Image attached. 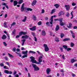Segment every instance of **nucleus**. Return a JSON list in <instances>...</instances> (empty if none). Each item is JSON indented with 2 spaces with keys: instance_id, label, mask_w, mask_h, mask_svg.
<instances>
[{
  "instance_id": "obj_1",
  "label": "nucleus",
  "mask_w": 77,
  "mask_h": 77,
  "mask_svg": "<svg viewBox=\"0 0 77 77\" xmlns=\"http://www.w3.org/2000/svg\"><path fill=\"white\" fill-rule=\"evenodd\" d=\"M53 16H52L50 20L49 23L48 22H47L46 23V25H48L50 27H52L53 26Z\"/></svg>"
},
{
  "instance_id": "obj_2",
  "label": "nucleus",
  "mask_w": 77,
  "mask_h": 77,
  "mask_svg": "<svg viewBox=\"0 0 77 77\" xmlns=\"http://www.w3.org/2000/svg\"><path fill=\"white\" fill-rule=\"evenodd\" d=\"M32 65L34 68V71H38L39 70V68L38 67L36 66V64H32Z\"/></svg>"
},
{
  "instance_id": "obj_3",
  "label": "nucleus",
  "mask_w": 77,
  "mask_h": 77,
  "mask_svg": "<svg viewBox=\"0 0 77 77\" xmlns=\"http://www.w3.org/2000/svg\"><path fill=\"white\" fill-rule=\"evenodd\" d=\"M30 58L31 60V62H32L33 63H36V60H35V58L33 56H31L30 57Z\"/></svg>"
},
{
  "instance_id": "obj_4",
  "label": "nucleus",
  "mask_w": 77,
  "mask_h": 77,
  "mask_svg": "<svg viewBox=\"0 0 77 77\" xmlns=\"http://www.w3.org/2000/svg\"><path fill=\"white\" fill-rule=\"evenodd\" d=\"M44 48H45V51L46 52H47L49 50V48L48 47V46L45 44L43 45Z\"/></svg>"
},
{
  "instance_id": "obj_5",
  "label": "nucleus",
  "mask_w": 77,
  "mask_h": 77,
  "mask_svg": "<svg viewBox=\"0 0 77 77\" xmlns=\"http://www.w3.org/2000/svg\"><path fill=\"white\" fill-rule=\"evenodd\" d=\"M19 35L20 36H22V35H27V32L21 31L19 32Z\"/></svg>"
},
{
  "instance_id": "obj_6",
  "label": "nucleus",
  "mask_w": 77,
  "mask_h": 77,
  "mask_svg": "<svg viewBox=\"0 0 77 77\" xmlns=\"http://www.w3.org/2000/svg\"><path fill=\"white\" fill-rule=\"evenodd\" d=\"M65 7L66 8L67 11H69L70 9V6L69 5H65Z\"/></svg>"
},
{
  "instance_id": "obj_7",
  "label": "nucleus",
  "mask_w": 77,
  "mask_h": 77,
  "mask_svg": "<svg viewBox=\"0 0 77 77\" xmlns=\"http://www.w3.org/2000/svg\"><path fill=\"white\" fill-rule=\"evenodd\" d=\"M29 38V36L27 35H23L22 36V39H24L25 38V39H28Z\"/></svg>"
},
{
  "instance_id": "obj_8",
  "label": "nucleus",
  "mask_w": 77,
  "mask_h": 77,
  "mask_svg": "<svg viewBox=\"0 0 77 77\" xmlns=\"http://www.w3.org/2000/svg\"><path fill=\"white\" fill-rule=\"evenodd\" d=\"M36 3H37V1H36V0H34L32 2V3L31 5L32 6H34V5H36Z\"/></svg>"
},
{
  "instance_id": "obj_9",
  "label": "nucleus",
  "mask_w": 77,
  "mask_h": 77,
  "mask_svg": "<svg viewBox=\"0 0 77 77\" xmlns=\"http://www.w3.org/2000/svg\"><path fill=\"white\" fill-rule=\"evenodd\" d=\"M24 3L22 5V6L21 7L20 10L22 12H23V11H24Z\"/></svg>"
},
{
  "instance_id": "obj_10",
  "label": "nucleus",
  "mask_w": 77,
  "mask_h": 77,
  "mask_svg": "<svg viewBox=\"0 0 77 77\" xmlns=\"http://www.w3.org/2000/svg\"><path fill=\"white\" fill-rule=\"evenodd\" d=\"M29 29L32 31H35L36 30V26H33L32 28H29Z\"/></svg>"
},
{
  "instance_id": "obj_11",
  "label": "nucleus",
  "mask_w": 77,
  "mask_h": 77,
  "mask_svg": "<svg viewBox=\"0 0 77 77\" xmlns=\"http://www.w3.org/2000/svg\"><path fill=\"white\" fill-rule=\"evenodd\" d=\"M42 58H43L41 56L40 57H38V60L39 62H40L41 63V62H42V60L41 59H42Z\"/></svg>"
},
{
  "instance_id": "obj_12",
  "label": "nucleus",
  "mask_w": 77,
  "mask_h": 77,
  "mask_svg": "<svg viewBox=\"0 0 77 77\" xmlns=\"http://www.w3.org/2000/svg\"><path fill=\"white\" fill-rule=\"evenodd\" d=\"M70 32L72 34V37L73 38H75V34L73 33V32H72V30H70Z\"/></svg>"
},
{
  "instance_id": "obj_13",
  "label": "nucleus",
  "mask_w": 77,
  "mask_h": 77,
  "mask_svg": "<svg viewBox=\"0 0 77 77\" xmlns=\"http://www.w3.org/2000/svg\"><path fill=\"white\" fill-rule=\"evenodd\" d=\"M42 36H45L46 35V33H45V31L44 30H42Z\"/></svg>"
},
{
  "instance_id": "obj_14",
  "label": "nucleus",
  "mask_w": 77,
  "mask_h": 77,
  "mask_svg": "<svg viewBox=\"0 0 77 77\" xmlns=\"http://www.w3.org/2000/svg\"><path fill=\"white\" fill-rule=\"evenodd\" d=\"M21 41L22 42V46H23V45H24V43L25 42V41H26V39H24L22 40H21Z\"/></svg>"
},
{
  "instance_id": "obj_15",
  "label": "nucleus",
  "mask_w": 77,
  "mask_h": 77,
  "mask_svg": "<svg viewBox=\"0 0 77 77\" xmlns=\"http://www.w3.org/2000/svg\"><path fill=\"white\" fill-rule=\"evenodd\" d=\"M59 25H57L55 28L56 31H58V30H59Z\"/></svg>"
},
{
  "instance_id": "obj_16",
  "label": "nucleus",
  "mask_w": 77,
  "mask_h": 77,
  "mask_svg": "<svg viewBox=\"0 0 77 77\" xmlns=\"http://www.w3.org/2000/svg\"><path fill=\"white\" fill-rule=\"evenodd\" d=\"M7 38V37H6V36L5 35H3L2 37V39H3L4 40H5V39H6Z\"/></svg>"
},
{
  "instance_id": "obj_17",
  "label": "nucleus",
  "mask_w": 77,
  "mask_h": 77,
  "mask_svg": "<svg viewBox=\"0 0 77 77\" xmlns=\"http://www.w3.org/2000/svg\"><path fill=\"white\" fill-rule=\"evenodd\" d=\"M51 71V70H50V69L49 68L47 69L46 72L48 74L50 73Z\"/></svg>"
},
{
  "instance_id": "obj_18",
  "label": "nucleus",
  "mask_w": 77,
  "mask_h": 77,
  "mask_svg": "<svg viewBox=\"0 0 77 77\" xmlns=\"http://www.w3.org/2000/svg\"><path fill=\"white\" fill-rule=\"evenodd\" d=\"M64 14V13L61 11L59 13L58 16H61V15H63Z\"/></svg>"
},
{
  "instance_id": "obj_19",
  "label": "nucleus",
  "mask_w": 77,
  "mask_h": 77,
  "mask_svg": "<svg viewBox=\"0 0 77 77\" xmlns=\"http://www.w3.org/2000/svg\"><path fill=\"white\" fill-rule=\"evenodd\" d=\"M29 54H36V52L34 51H29Z\"/></svg>"
},
{
  "instance_id": "obj_20",
  "label": "nucleus",
  "mask_w": 77,
  "mask_h": 77,
  "mask_svg": "<svg viewBox=\"0 0 77 77\" xmlns=\"http://www.w3.org/2000/svg\"><path fill=\"white\" fill-rule=\"evenodd\" d=\"M18 4V2H17V1H14V6H16Z\"/></svg>"
},
{
  "instance_id": "obj_21",
  "label": "nucleus",
  "mask_w": 77,
  "mask_h": 77,
  "mask_svg": "<svg viewBox=\"0 0 77 77\" xmlns=\"http://www.w3.org/2000/svg\"><path fill=\"white\" fill-rule=\"evenodd\" d=\"M28 52V51H27V50H26V51H23L22 52V53L23 54H27Z\"/></svg>"
},
{
  "instance_id": "obj_22",
  "label": "nucleus",
  "mask_w": 77,
  "mask_h": 77,
  "mask_svg": "<svg viewBox=\"0 0 77 77\" xmlns=\"http://www.w3.org/2000/svg\"><path fill=\"white\" fill-rule=\"evenodd\" d=\"M63 47L64 48L65 50H67L68 48V46L66 45H63Z\"/></svg>"
},
{
  "instance_id": "obj_23",
  "label": "nucleus",
  "mask_w": 77,
  "mask_h": 77,
  "mask_svg": "<svg viewBox=\"0 0 77 77\" xmlns=\"http://www.w3.org/2000/svg\"><path fill=\"white\" fill-rule=\"evenodd\" d=\"M54 6H55V7H56L57 9V8H58L59 7V5L57 4H55L54 5Z\"/></svg>"
},
{
  "instance_id": "obj_24",
  "label": "nucleus",
  "mask_w": 77,
  "mask_h": 77,
  "mask_svg": "<svg viewBox=\"0 0 77 77\" xmlns=\"http://www.w3.org/2000/svg\"><path fill=\"white\" fill-rule=\"evenodd\" d=\"M77 61V60H74V59H72L71 60V63H74V62H76Z\"/></svg>"
},
{
  "instance_id": "obj_25",
  "label": "nucleus",
  "mask_w": 77,
  "mask_h": 77,
  "mask_svg": "<svg viewBox=\"0 0 77 77\" xmlns=\"http://www.w3.org/2000/svg\"><path fill=\"white\" fill-rule=\"evenodd\" d=\"M60 36L61 38H63V37H64V36H65V35L64 34H63V33H61Z\"/></svg>"
},
{
  "instance_id": "obj_26",
  "label": "nucleus",
  "mask_w": 77,
  "mask_h": 77,
  "mask_svg": "<svg viewBox=\"0 0 77 77\" xmlns=\"http://www.w3.org/2000/svg\"><path fill=\"white\" fill-rule=\"evenodd\" d=\"M69 40H70V39L69 38H66L63 39V41H69Z\"/></svg>"
},
{
  "instance_id": "obj_27",
  "label": "nucleus",
  "mask_w": 77,
  "mask_h": 77,
  "mask_svg": "<svg viewBox=\"0 0 77 77\" xmlns=\"http://www.w3.org/2000/svg\"><path fill=\"white\" fill-rule=\"evenodd\" d=\"M55 9H53L52 10L51 12V14H53V13H54V12H55Z\"/></svg>"
},
{
  "instance_id": "obj_28",
  "label": "nucleus",
  "mask_w": 77,
  "mask_h": 77,
  "mask_svg": "<svg viewBox=\"0 0 77 77\" xmlns=\"http://www.w3.org/2000/svg\"><path fill=\"white\" fill-rule=\"evenodd\" d=\"M27 20V17L25 16V17L24 19L22 20L23 22H25Z\"/></svg>"
},
{
  "instance_id": "obj_29",
  "label": "nucleus",
  "mask_w": 77,
  "mask_h": 77,
  "mask_svg": "<svg viewBox=\"0 0 77 77\" xmlns=\"http://www.w3.org/2000/svg\"><path fill=\"white\" fill-rule=\"evenodd\" d=\"M60 25L61 26H64L65 25V24H64V23H63V22H60Z\"/></svg>"
},
{
  "instance_id": "obj_30",
  "label": "nucleus",
  "mask_w": 77,
  "mask_h": 77,
  "mask_svg": "<svg viewBox=\"0 0 77 77\" xmlns=\"http://www.w3.org/2000/svg\"><path fill=\"white\" fill-rule=\"evenodd\" d=\"M27 11H32V9L30 8H27L26 9Z\"/></svg>"
},
{
  "instance_id": "obj_31",
  "label": "nucleus",
  "mask_w": 77,
  "mask_h": 77,
  "mask_svg": "<svg viewBox=\"0 0 77 77\" xmlns=\"http://www.w3.org/2000/svg\"><path fill=\"white\" fill-rule=\"evenodd\" d=\"M6 24H7L6 22H4V26L5 27V28H6L8 27L6 25Z\"/></svg>"
},
{
  "instance_id": "obj_32",
  "label": "nucleus",
  "mask_w": 77,
  "mask_h": 77,
  "mask_svg": "<svg viewBox=\"0 0 77 77\" xmlns=\"http://www.w3.org/2000/svg\"><path fill=\"white\" fill-rule=\"evenodd\" d=\"M27 57V54H25L22 57V59H24V58Z\"/></svg>"
},
{
  "instance_id": "obj_33",
  "label": "nucleus",
  "mask_w": 77,
  "mask_h": 77,
  "mask_svg": "<svg viewBox=\"0 0 77 77\" xmlns=\"http://www.w3.org/2000/svg\"><path fill=\"white\" fill-rule=\"evenodd\" d=\"M70 46L71 47H73V46H74V44L73 42H71L70 43Z\"/></svg>"
},
{
  "instance_id": "obj_34",
  "label": "nucleus",
  "mask_w": 77,
  "mask_h": 77,
  "mask_svg": "<svg viewBox=\"0 0 77 77\" xmlns=\"http://www.w3.org/2000/svg\"><path fill=\"white\" fill-rule=\"evenodd\" d=\"M72 26V24H71V23H69V26H67V27L68 28H71V26Z\"/></svg>"
},
{
  "instance_id": "obj_35",
  "label": "nucleus",
  "mask_w": 77,
  "mask_h": 77,
  "mask_svg": "<svg viewBox=\"0 0 77 77\" xmlns=\"http://www.w3.org/2000/svg\"><path fill=\"white\" fill-rule=\"evenodd\" d=\"M4 72L5 73H6L7 74H8V73H9L10 72H9L8 70H5L4 71Z\"/></svg>"
},
{
  "instance_id": "obj_36",
  "label": "nucleus",
  "mask_w": 77,
  "mask_h": 77,
  "mask_svg": "<svg viewBox=\"0 0 77 77\" xmlns=\"http://www.w3.org/2000/svg\"><path fill=\"white\" fill-rule=\"evenodd\" d=\"M23 0H20L19 2H18V4H21L22 3H23Z\"/></svg>"
},
{
  "instance_id": "obj_37",
  "label": "nucleus",
  "mask_w": 77,
  "mask_h": 77,
  "mask_svg": "<svg viewBox=\"0 0 77 77\" xmlns=\"http://www.w3.org/2000/svg\"><path fill=\"white\" fill-rule=\"evenodd\" d=\"M55 41L56 42H59V38H56L55 39Z\"/></svg>"
},
{
  "instance_id": "obj_38",
  "label": "nucleus",
  "mask_w": 77,
  "mask_h": 77,
  "mask_svg": "<svg viewBox=\"0 0 77 77\" xmlns=\"http://www.w3.org/2000/svg\"><path fill=\"white\" fill-rule=\"evenodd\" d=\"M38 26H41L42 24V22L41 21H39L38 23Z\"/></svg>"
},
{
  "instance_id": "obj_39",
  "label": "nucleus",
  "mask_w": 77,
  "mask_h": 77,
  "mask_svg": "<svg viewBox=\"0 0 77 77\" xmlns=\"http://www.w3.org/2000/svg\"><path fill=\"white\" fill-rule=\"evenodd\" d=\"M69 12H68L66 14V16L67 17H69Z\"/></svg>"
},
{
  "instance_id": "obj_40",
  "label": "nucleus",
  "mask_w": 77,
  "mask_h": 77,
  "mask_svg": "<svg viewBox=\"0 0 77 77\" xmlns=\"http://www.w3.org/2000/svg\"><path fill=\"white\" fill-rule=\"evenodd\" d=\"M16 31V30H15V29H14L12 32V35H14V34H15Z\"/></svg>"
},
{
  "instance_id": "obj_41",
  "label": "nucleus",
  "mask_w": 77,
  "mask_h": 77,
  "mask_svg": "<svg viewBox=\"0 0 77 77\" xmlns=\"http://www.w3.org/2000/svg\"><path fill=\"white\" fill-rule=\"evenodd\" d=\"M63 20V19H62V18H58V21H60V22H62Z\"/></svg>"
},
{
  "instance_id": "obj_42",
  "label": "nucleus",
  "mask_w": 77,
  "mask_h": 77,
  "mask_svg": "<svg viewBox=\"0 0 77 77\" xmlns=\"http://www.w3.org/2000/svg\"><path fill=\"white\" fill-rule=\"evenodd\" d=\"M12 51H14V52H15V51H16V48H15V47L14 48H13Z\"/></svg>"
},
{
  "instance_id": "obj_43",
  "label": "nucleus",
  "mask_w": 77,
  "mask_h": 77,
  "mask_svg": "<svg viewBox=\"0 0 77 77\" xmlns=\"http://www.w3.org/2000/svg\"><path fill=\"white\" fill-rule=\"evenodd\" d=\"M16 24V23L15 22H13L11 25V26H15Z\"/></svg>"
},
{
  "instance_id": "obj_44",
  "label": "nucleus",
  "mask_w": 77,
  "mask_h": 77,
  "mask_svg": "<svg viewBox=\"0 0 77 77\" xmlns=\"http://www.w3.org/2000/svg\"><path fill=\"white\" fill-rule=\"evenodd\" d=\"M72 5L73 6H75V5H76V3H75L74 2H72Z\"/></svg>"
},
{
  "instance_id": "obj_45",
  "label": "nucleus",
  "mask_w": 77,
  "mask_h": 77,
  "mask_svg": "<svg viewBox=\"0 0 77 77\" xmlns=\"http://www.w3.org/2000/svg\"><path fill=\"white\" fill-rule=\"evenodd\" d=\"M72 77H75L76 75H75V74L73 73H72L71 74Z\"/></svg>"
},
{
  "instance_id": "obj_46",
  "label": "nucleus",
  "mask_w": 77,
  "mask_h": 77,
  "mask_svg": "<svg viewBox=\"0 0 77 77\" xmlns=\"http://www.w3.org/2000/svg\"><path fill=\"white\" fill-rule=\"evenodd\" d=\"M3 44L4 45V46H7V44H6V42H3Z\"/></svg>"
},
{
  "instance_id": "obj_47",
  "label": "nucleus",
  "mask_w": 77,
  "mask_h": 77,
  "mask_svg": "<svg viewBox=\"0 0 77 77\" xmlns=\"http://www.w3.org/2000/svg\"><path fill=\"white\" fill-rule=\"evenodd\" d=\"M66 50L67 51H70V50H71V48H68Z\"/></svg>"
},
{
  "instance_id": "obj_48",
  "label": "nucleus",
  "mask_w": 77,
  "mask_h": 77,
  "mask_svg": "<svg viewBox=\"0 0 77 77\" xmlns=\"http://www.w3.org/2000/svg\"><path fill=\"white\" fill-rule=\"evenodd\" d=\"M33 18L34 20H36V17L35 16V15H33Z\"/></svg>"
},
{
  "instance_id": "obj_49",
  "label": "nucleus",
  "mask_w": 77,
  "mask_h": 77,
  "mask_svg": "<svg viewBox=\"0 0 77 77\" xmlns=\"http://www.w3.org/2000/svg\"><path fill=\"white\" fill-rule=\"evenodd\" d=\"M35 63H36V64H37L38 65H41V63L39 61L37 62H36Z\"/></svg>"
},
{
  "instance_id": "obj_50",
  "label": "nucleus",
  "mask_w": 77,
  "mask_h": 77,
  "mask_svg": "<svg viewBox=\"0 0 77 77\" xmlns=\"http://www.w3.org/2000/svg\"><path fill=\"white\" fill-rule=\"evenodd\" d=\"M5 59L6 60H8V57H4Z\"/></svg>"
},
{
  "instance_id": "obj_51",
  "label": "nucleus",
  "mask_w": 77,
  "mask_h": 77,
  "mask_svg": "<svg viewBox=\"0 0 77 77\" xmlns=\"http://www.w3.org/2000/svg\"><path fill=\"white\" fill-rule=\"evenodd\" d=\"M32 35H33V36H34V37L35 36V33L34 32H32Z\"/></svg>"
},
{
  "instance_id": "obj_52",
  "label": "nucleus",
  "mask_w": 77,
  "mask_h": 77,
  "mask_svg": "<svg viewBox=\"0 0 77 77\" xmlns=\"http://www.w3.org/2000/svg\"><path fill=\"white\" fill-rule=\"evenodd\" d=\"M44 12H45V10L44 9H42V14H44Z\"/></svg>"
},
{
  "instance_id": "obj_53",
  "label": "nucleus",
  "mask_w": 77,
  "mask_h": 77,
  "mask_svg": "<svg viewBox=\"0 0 77 77\" xmlns=\"http://www.w3.org/2000/svg\"><path fill=\"white\" fill-rule=\"evenodd\" d=\"M0 66H4V64L3 63H1L0 64Z\"/></svg>"
},
{
  "instance_id": "obj_54",
  "label": "nucleus",
  "mask_w": 77,
  "mask_h": 77,
  "mask_svg": "<svg viewBox=\"0 0 77 77\" xmlns=\"http://www.w3.org/2000/svg\"><path fill=\"white\" fill-rule=\"evenodd\" d=\"M34 38L35 41L36 42V41H37V38H36V37L35 36H34Z\"/></svg>"
},
{
  "instance_id": "obj_55",
  "label": "nucleus",
  "mask_w": 77,
  "mask_h": 77,
  "mask_svg": "<svg viewBox=\"0 0 77 77\" xmlns=\"http://www.w3.org/2000/svg\"><path fill=\"white\" fill-rule=\"evenodd\" d=\"M60 50L61 51V52H63V48H60Z\"/></svg>"
},
{
  "instance_id": "obj_56",
  "label": "nucleus",
  "mask_w": 77,
  "mask_h": 77,
  "mask_svg": "<svg viewBox=\"0 0 77 77\" xmlns=\"http://www.w3.org/2000/svg\"><path fill=\"white\" fill-rule=\"evenodd\" d=\"M4 68L5 69H8V67H7V66H4Z\"/></svg>"
},
{
  "instance_id": "obj_57",
  "label": "nucleus",
  "mask_w": 77,
  "mask_h": 77,
  "mask_svg": "<svg viewBox=\"0 0 77 77\" xmlns=\"http://www.w3.org/2000/svg\"><path fill=\"white\" fill-rule=\"evenodd\" d=\"M45 20H48V18L47 17H45Z\"/></svg>"
},
{
  "instance_id": "obj_58",
  "label": "nucleus",
  "mask_w": 77,
  "mask_h": 77,
  "mask_svg": "<svg viewBox=\"0 0 77 77\" xmlns=\"http://www.w3.org/2000/svg\"><path fill=\"white\" fill-rule=\"evenodd\" d=\"M16 50H17V52H18L20 51V49L19 48H17L16 49Z\"/></svg>"
},
{
  "instance_id": "obj_59",
  "label": "nucleus",
  "mask_w": 77,
  "mask_h": 77,
  "mask_svg": "<svg viewBox=\"0 0 77 77\" xmlns=\"http://www.w3.org/2000/svg\"><path fill=\"white\" fill-rule=\"evenodd\" d=\"M62 58L63 59H65V55H63L62 56Z\"/></svg>"
},
{
  "instance_id": "obj_60",
  "label": "nucleus",
  "mask_w": 77,
  "mask_h": 77,
  "mask_svg": "<svg viewBox=\"0 0 77 77\" xmlns=\"http://www.w3.org/2000/svg\"><path fill=\"white\" fill-rule=\"evenodd\" d=\"M20 35H17L16 36V38H19V37H20Z\"/></svg>"
},
{
  "instance_id": "obj_61",
  "label": "nucleus",
  "mask_w": 77,
  "mask_h": 77,
  "mask_svg": "<svg viewBox=\"0 0 77 77\" xmlns=\"http://www.w3.org/2000/svg\"><path fill=\"white\" fill-rule=\"evenodd\" d=\"M15 77H19V75L18 74H16V75H14Z\"/></svg>"
},
{
  "instance_id": "obj_62",
  "label": "nucleus",
  "mask_w": 77,
  "mask_h": 77,
  "mask_svg": "<svg viewBox=\"0 0 77 77\" xmlns=\"http://www.w3.org/2000/svg\"><path fill=\"white\" fill-rule=\"evenodd\" d=\"M7 16H8V14H5V18H6L7 17Z\"/></svg>"
},
{
  "instance_id": "obj_63",
  "label": "nucleus",
  "mask_w": 77,
  "mask_h": 77,
  "mask_svg": "<svg viewBox=\"0 0 77 77\" xmlns=\"http://www.w3.org/2000/svg\"><path fill=\"white\" fill-rule=\"evenodd\" d=\"M10 57H11V58H14V56H13L11 54H10Z\"/></svg>"
},
{
  "instance_id": "obj_64",
  "label": "nucleus",
  "mask_w": 77,
  "mask_h": 77,
  "mask_svg": "<svg viewBox=\"0 0 77 77\" xmlns=\"http://www.w3.org/2000/svg\"><path fill=\"white\" fill-rule=\"evenodd\" d=\"M74 29H77V26H75L73 27Z\"/></svg>"
}]
</instances>
